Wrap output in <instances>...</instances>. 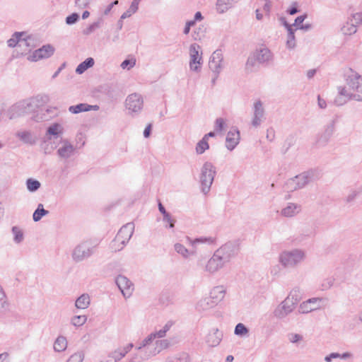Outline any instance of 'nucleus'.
<instances>
[{
  "label": "nucleus",
  "mask_w": 362,
  "mask_h": 362,
  "mask_svg": "<svg viewBox=\"0 0 362 362\" xmlns=\"http://www.w3.org/2000/svg\"><path fill=\"white\" fill-rule=\"evenodd\" d=\"M239 245L236 242H228L217 249L204 266V271L214 274L223 268L239 252Z\"/></svg>",
  "instance_id": "nucleus-1"
},
{
  "label": "nucleus",
  "mask_w": 362,
  "mask_h": 362,
  "mask_svg": "<svg viewBox=\"0 0 362 362\" xmlns=\"http://www.w3.org/2000/svg\"><path fill=\"white\" fill-rule=\"evenodd\" d=\"M305 258V252L300 249H293L281 252L279 257L280 264L286 269L297 267Z\"/></svg>",
  "instance_id": "nucleus-2"
},
{
  "label": "nucleus",
  "mask_w": 362,
  "mask_h": 362,
  "mask_svg": "<svg viewBox=\"0 0 362 362\" xmlns=\"http://www.w3.org/2000/svg\"><path fill=\"white\" fill-rule=\"evenodd\" d=\"M134 230V224L133 223H127L124 225L111 243V249L115 252L122 250L132 238Z\"/></svg>",
  "instance_id": "nucleus-3"
},
{
  "label": "nucleus",
  "mask_w": 362,
  "mask_h": 362,
  "mask_svg": "<svg viewBox=\"0 0 362 362\" xmlns=\"http://www.w3.org/2000/svg\"><path fill=\"white\" fill-rule=\"evenodd\" d=\"M96 250V245L90 240H84L78 244L73 250L71 257L75 262H81L90 258Z\"/></svg>",
  "instance_id": "nucleus-4"
},
{
  "label": "nucleus",
  "mask_w": 362,
  "mask_h": 362,
  "mask_svg": "<svg viewBox=\"0 0 362 362\" xmlns=\"http://www.w3.org/2000/svg\"><path fill=\"white\" fill-rule=\"evenodd\" d=\"M272 59V55L270 51L267 47L261 46L249 57L246 68L251 69L255 66L268 63Z\"/></svg>",
  "instance_id": "nucleus-5"
},
{
  "label": "nucleus",
  "mask_w": 362,
  "mask_h": 362,
  "mask_svg": "<svg viewBox=\"0 0 362 362\" xmlns=\"http://www.w3.org/2000/svg\"><path fill=\"white\" fill-rule=\"evenodd\" d=\"M348 86V90L341 89L340 91L341 95L354 97L362 100V77L357 74L351 76Z\"/></svg>",
  "instance_id": "nucleus-6"
},
{
  "label": "nucleus",
  "mask_w": 362,
  "mask_h": 362,
  "mask_svg": "<svg viewBox=\"0 0 362 362\" xmlns=\"http://www.w3.org/2000/svg\"><path fill=\"white\" fill-rule=\"evenodd\" d=\"M155 339L154 334H149L147 337L141 341L139 346L136 347L137 353L134 355L131 358L130 362H141L144 360L148 359L151 355V354H143V351L148 349V345Z\"/></svg>",
  "instance_id": "nucleus-7"
},
{
  "label": "nucleus",
  "mask_w": 362,
  "mask_h": 362,
  "mask_svg": "<svg viewBox=\"0 0 362 362\" xmlns=\"http://www.w3.org/2000/svg\"><path fill=\"white\" fill-rule=\"evenodd\" d=\"M296 308V306L289 301L288 299H284L279 305L274 309L273 314L274 316L279 319L283 320L290 315Z\"/></svg>",
  "instance_id": "nucleus-8"
},
{
  "label": "nucleus",
  "mask_w": 362,
  "mask_h": 362,
  "mask_svg": "<svg viewBox=\"0 0 362 362\" xmlns=\"http://www.w3.org/2000/svg\"><path fill=\"white\" fill-rule=\"evenodd\" d=\"M115 283L125 298H129L134 291V284L125 276L118 275Z\"/></svg>",
  "instance_id": "nucleus-9"
},
{
  "label": "nucleus",
  "mask_w": 362,
  "mask_h": 362,
  "mask_svg": "<svg viewBox=\"0 0 362 362\" xmlns=\"http://www.w3.org/2000/svg\"><path fill=\"white\" fill-rule=\"evenodd\" d=\"M321 298H312L301 303L299 305L298 313L305 314L320 308Z\"/></svg>",
  "instance_id": "nucleus-10"
},
{
  "label": "nucleus",
  "mask_w": 362,
  "mask_h": 362,
  "mask_svg": "<svg viewBox=\"0 0 362 362\" xmlns=\"http://www.w3.org/2000/svg\"><path fill=\"white\" fill-rule=\"evenodd\" d=\"M54 48L50 45H45L42 47L35 50L28 59L33 62H37L44 58H48L54 53Z\"/></svg>",
  "instance_id": "nucleus-11"
},
{
  "label": "nucleus",
  "mask_w": 362,
  "mask_h": 362,
  "mask_svg": "<svg viewBox=\"0 0 362 362\" xmlns=\"http://www.w3.org/2000/svg\"><path fill=\"white\" fill-rule=\"evenodd\" d=\"M200 47L198 45L194 44L190 46V68L192 70H197L201 62L202 57L199 54Z\"/></svg>",
  "instance_id": "nucleus-12"
},
{
  "label": "nucleus",
  "mask_w": 362,
  "mask_h": 362,
  "mask_svg": "<svg viewBox=\"0 0 362 362\" xmlns=\"http://www.w3.org/2000/svg\"><path fill=\"white\" fill-rule=\"evenodd\" d=\"M143 100L139 95L132 94L126 100L127 107L132 111L137 112L142 108Z\"/></svg>",
  "instance_id": "nucleus-13"
},
{
  "label": "nucleus",
  "mask_w": 362,
  "mask_h": 362,
  "mask_svg": "<svg viewBox=\"0 0 362 362\" xmlns=\"http://www.w3.org/2000/svg\"><path fill=\"white\" fill-rule=\"evenodd\" d=\"M30 37L25 33H16L12 37L8 40V45L11 47H16L17 45L20 46L28 45L27 40Z\"/></svg>",
  "instance_id": "nucleus-14"
},
{
  "label": "nucleus",
  "mask_w": 362,
  "mask_h": 362,
  "mask_svg": "<svg viewBox=\"0 0 362 362\" xmlns=\"http://www.w3.org/2000/svg\"><path fill=\"white\" fill-rule=\"evenodd\" d=\"M222 337V333L217 328L212 329L207 335L206 341L209 346L214 347L220 344Z\"/></svg>",
  "instance_id": "nucleus-15"
},
{
  "label": "nucleus",
  "mask_w": 362,
  "mask_h": 362,
  "mask_svg": "<svg viewBox=\"0 0 362 362\" xmlns=\"http://www.w3.org/2000/svg\"><path fill=\"white\" fill-rule=\"evenodd\" d=\"M226 295V289L223 286L214 287L209 293V297L218 305L223 300Z\"/></svg>",
  "instance_id": "nucleus-16"
},
{
  "label": "nucleus",
  "mask_w": 362,
  "mask_h": 362,
  "mask_svg": "<svg viewBox=\"0 0 362 362\" xmlns=\"http://www.w3.org/2000/svg\"><path fill=\"white\" fill-rule=\"evenodd\" d=\"M215 175V168L211 163H205L202 171V181H214Z\"/></svg>",
  "instance_id": "nucleus-17"
},
{
  "label": "nucleus",
  "mask_w": 362,
  "mask_h": 362,
  "mask_svg": "<svg viewBox=\"0 0 362 362\" xmlns=\"http://www.w3.org/2000/svg\"><path fill=\"white\" fill-rule=\"evenodd\" d=\"M240 139L239 132L237 129H231L226 136V146L228 148L233 149L238 144Z\"/></svg>",
  "instance_id": "nucleus-18"
},
{
  "label": "nucleus",
  "mask_w": 362,
  "mask_h": 362,
  "mask_svg": "<svg viewBox=\"0 0 362 362\" xmlns=\"http://www.w3.org/2000/svg\"><path fill=\"white\" fill-rule=\"evenodd\" d=\"M300 211V206L294 203H289L287 206L282 209L281 214L285 217H293Z\"/></svg>",
  "instance_id": "nucleus-19"
},
{
  "label": "nucleus",
  "mask_w": 362,
  "mask_h": 362,
  "mask_svg": "<svg viewBox=\"0 0 362 362\" xmlns=\"http://www.w3.org/2000/svg\"><path fill=\"white\" fill-rule=\"evenodd\" d=\"M98 109L99 107L98 105H90L85 103H81L76 105L71 106L69 110L71 113L77 114L90 110H98Z\"/></svg>",
  "instance_id": "nucleus-20"
},
{
  "label": "nucleus",
  "mask_w": 362,
  "mask_h": 362,
  "mask_svg": "<svg viewBox=\"0 0 362 362\" xmlns=\"http://www.w3.org/2000/svg\"><path fill=\"white\" fill-rule=\"evenodd\" d=\"M217 305L209 297L202 298L197 304V309L199 311H206Z\"/></svg>",
  "instance_id": "nucleus-21"
},
{
  "label": "nucleus",
  "mask_w": 362,
  "mask_h": 362,
  "mask_svg": "<svg viewBox=\"0 0 362 362\" xmlns=\"http://www.w3.org/2000/svg\"><path fill=\"white\" fill-rule=\"evenodd\" d=\"M13 240L16 244H21L24 240V232L21 228L15 226L11 228Z\"/></svg>",
  "instance_id": "nucleus-22"
},
{
  "label": "nucleus",
  "mask_w": 362,
  "mask_h": 362,
  "mask_svg": "<svg viewBox=\"0 0 362 362\" xmlns=\"http://www.w3.org/2000/svg\"><path fill=\"white\" fill-rule=\"evenodd\" d=\"M165 362H190V358L187 353L180 352L168 357Z\"/></svg>",
  "instance_id": "nucleus-23"
},
{
  "label": "nucleus",
  "mask_w": 362,
  "mask_h": 362,
  "mask_svg": "<svg viewBox=\"0 0 362 362\" xmlns=\"http://www.w3.org/2000/svg\"><path fill=\"white\" fill-rule=\"evenodd\" d=\"M214 133L210 132L208 134L205 135L204 137L197 144L196 147V151L198 153H204L206 149L209 148V146L208 144V137L209 136H214Z\"/></svg>",
  "instance_id": "nucleus-24"
},
{
  "label": "nucleus",
  "mask_w": 362,
  "mask_h": 362,
  "mask_svg": "<svg viewBox=\"0 0 362 362\" xmlns=\"http://www.w3.org/2000/svg\"><path fill=\"white\" fill-rule=\"evenodd\" d=\"M90 305V297L88 294H82L76 300L75 305L78 309H85Z\"/></svg>",
  "instance_id": "nucleus-25"
},
{
  "label": "nucleus",
  "mask_w": 362,
  "mask_h": 362,
  "mask_svg": "<svg viewBox=\"0 0 362 362\" xmlns=\"http://www.w3.org/2000/svg\"><path fill=\"white\" fill-rule=\"evenodd\" d=\"M67 347V341L64 337H58L54 343V349L57 352L64 351Z\"/></svg>",
  "instance_id": "nucleus-26"
},
{
  "label": "nucleus",
  "mask_w": 362,
  "mask_h": 362,
  "mask_svg": "<svg viewBox=\"0 0 362 362\" xmlns=\"http://www.w3.org/2000/svg\"><path fill=\"white\" fill-rule=\"evenodd\" d=\"M175 250L184 258H188L192 255H194L196 252L195 250L189 251L183 245L180 243H175L174 245Z\"/></svg>",
  "instance_id": "nucleus-27"
},
{
  "label": "nucleus",
  "mask_w": 362,
  "mask_h": 362,
  "mask_svg": "<svg viewBox=\"0 0 362 362\" xmlns=\"http://www.w3.org/2000/svg\"><path fill=\"white\" fill-rule=\"evenodd\" d=\"M48 214L49 211L45 209L42 204H39L33 214V219L35 222L39 221L44 216Z\"/></svg>",
  "instance_id": "nucleus-28"
},
{
  "label": "nucleus",
  "mask_w": 362,
  "mask_h": 362,
  "mask_svg": "<svg viewBox=\"0 0 362 362\" xmlns=\"http://www.w3.org/2000/svg\"><path fill=\"white\" fill-rule=\"evenodd\" d=\"M286 299H288L289 301H291V303H293V304L296 306H297V305L298 304V303L300 302V300L301 299L300 291L299 288H293V290H291V291L288 295V296L286 298Z\"/></svg>",
  "instance_id": "nucleus-29"
},
{
  "label": "nucleus",
  "mask_w": 362,
  "mask_h": 362,
  "mask_svg": "<svg viewBox=\"0 0 362 362\" xmlns=\"http://www.w3.org/2000/svg\"><path fill=\"white\" fill-rule=\"evenodd\" d=\"M94 64V60L93 58H88L83 62L81 63L76 68V71L81 74L88 68L92 67Z\"/></svg>",
  "instance_id": "nucleus-30"
},
{
  "label": "nucleus",
  "mask_w": 362,
  "mask_h": 362,
  "mask_svg": "<svg viewBox=\"0 0 362 362\" xmlns=\"http://www.w3.org/2000/svg\"><path fill=\"white\" fill-rule=\"evenodd\" d=\"M156 347L154 349L153 351L151 353L152 356H154L158 353H160L163 349H165L169 346V341L167 339H160L157 340Z\"/></svg>",
  "instance_id": "nucleus-31"
},
{
  "label": "nucleus",
  "mask_w": 362,
  "mask_h": 362,
  "mask_svg": "<svg viewBox=\"0 0 362 362\" xmlns=\"http://www.w3.org/2000/svg\"><path fill=\"white\" fill-rule=\"evenodd\" d=\"M263 109L262 107V103L260 102H257L255 104V117L253 120V124L257 126L259 123V117L262 116Z\"/></svg>",
  "instance_id": "nucleus-32"
},
{
  "label": "nucleus",
  "mask_w": 362,
  "mask_h": 362,
  "mask_svg": "<svg viewBox=\"0 0 362 362\" xmlns=\"http://www.w3.org/2000/svg\"><path fill=\"white\" fill-rule=\"evenodd\" d=\"M356 25L347 22L341 28V32L345 35H351L356 32Z\"/></svg>",
  "instance_id": "nucleus-33"
},
{
  "label": "nucleus",
  "mask_w": 362,
  "mask_h": 362,
  "mask_svg": "<svg viewBox=\"0 0 362 362\" xmlns=\"http://www.w3.org/2000/svg\"><path fill=\"white\" fill-rule=\"evenodd\" d=\"M306 182H286V184L284 185V189L289 192L296 190L297 189L303 188L305 186V184Z\"/></svg>",
  "instance_id": "nucleus-34"
},
{
  "label": "nucleus",
  "mask_w": 362,
  "mask_h": 362,
  "mask_svg": "<svg viewBox=\"0 0 362 362\" xmlns=\"http://www.w3.org/2000/svg\"><path fill=\"white\" fill-rule=\"evenodd\" d=\"M231 0H218L216 8L218 12L223 13L226 11L231 5Z\"/></svg>",
  "instance_id": "nucleus-35"
},
{
  "label": "nucleus",
  "mask_w": 362,
  "mask_h": 362,
  "mask_svg": "<svg viewBox=\"0 0 362 362\" xmlns=\"http://www.w3.org/2000/svg\"><path fill=\"white\" fill-rule=\"evenodd\" d=\"M335 279L333 276H329L325 279L320 286V289L322 291H326L329 289L334 283Z\"/></svg>",
  "instance_id": "nucleus-36"
},
{
  "label": "nucleus",
  "mask_w": 362,
  "mask_h": 362,
  "mask_svg": "<svg viewBox=\"0 0 362 362\" xmlns=\"http://www.w3.org/2000/svg\"><path fill=\"white\" fill-rule=\"evenodd\" d=\"M86 315H75L71 318V324L75 327L82 326L86 322Z\"/></svg>",
  "instance_id": "nucleus-37"
},
{
  "label": "nucleus",
  "mask_w": 362,
  "mask_h": 362,
  "mask_svg": "<svg viewBox=\"0 0 362 362\" xmlns=\"http://www.w3.org/2000/svg\"><path fill=\"white\" fill-rule=\"evenodd\" d=\"M249 332V329L243 323L236 325L234 330V334L238 336H244Z\"/></svg>",
  "instance_id": "nucleus-38"
},
{
  "label": "nucleus",
  "mask_w": 362,
  "mask_h": 362,
  "mask_svg": "<svg viewBox=\"0 0 362 362\" xmlns=\"http://www.w3.org/2000/svg\"><path fill=\"white\" fill-rule=\"evenodd\" d=\"M84 359L83 351H78L72 354L66 362H83Z\"/></svg>",
  "instance_id": "nucleus-39"
},
{
  "label": "nucleus",
  "mask_w": 362,
  "mask_h": 362,
  "mask_svg": "<svg viewBox=\"0 0 362 362\" xmlns=\"http://www.w3.org/2000/svg\"><path fill=\"white\" fill-rule=\"evenodd\" d=\"M125 356L122 353L120 349H118L114 351H112L109 354L108 357L113 358L115 362L119 361L122 358H124Z\"/></svg>",
  "instance_id": "nucleus-40"
},
{
  "label": "nucleus",
  "mask_w": 362,
  "mask_h": 362,
  "mask_svg": "<svg viewBox=\"0 0 362 362\" xmlns=\"http://www.w3.org/2000/svg\"><path fill=\"white\" fill-rule=\"evenodd\" d=\"M362 192V185L360 187H357L355 189H354L347 197H346V202L349 203L353 202L355 198L360 193Z\"/></svg>",
  "instance_id": "nucleus-41"
},
{
  "label": "nucleus",
  "mask_w": 362,
  "mask_h": 362,
  "mask_svg": "<svg viewBox=\"0 0 362 362\" xmlns=\"http://www.w3.org/2000/svg\"><path fill=\"white\" fill-rule=\"evenodd\" d=\"M72 151L73 148L70 145H65L63 147L60 148L58 151L59 156L62 157L69 156Z\"/></svg>",
  "instance_id": "nucleus-42"
},
{
  "label": "nucleus",
  "mask_w": 362,
  "mask_h": 362,
  "mask_svg": "<svg viewBox=\"0 0 362 362\" xmlns=\"http://www.w3.org/2000/svg\"><path fill=\"white\" fill-rule=\"evenodd\" d=\"M187 240L189 243V244L192 245V247H195L197 244L206 243L209 242L211 238H195L194 240H192L189 237H187Z\"/></svg>",
  "instance_id": "nucleus-43"
},
{
  "label": "nucleus",
  "mask_w": 362,
  "mask_h": 362,
  "mask_svg": "<svg viewBox=\"0 0 362 362\" xmlns=\"http://www.w3.org/2000/svg\"><path fill=\"white\" fill-rule=\"evenodd\" d=\"M47 132L51 135H58L62 133V127L58 124H54L49 127Z\"/></svg>",
  "instance_id": "nucleus-44"
},
{
  "label": "nucleus",
  "mask_w": 362,
  "mask_h": 362,
  "mask_svg": "<svg viewBox=\"0 0 362 362\" xmlns=\"http://www.w3.org/2000/svg\"><path fill=\"white\" fill-rule=\"evenodd\" d=\"M163 221L166 223L165 227L173 228L175 226V221L171 217L169 213L163 216Z\"/></svg>",
  "instance_id": "nucleus-45"
},
{
  "label": "nucleus",
  "mask_w": 362,
  "mask_h": 362,
  "mask_svg": "<svg viewBox=\"0 0 362 362\" xmlns=\"http://www.w3.org/2000/svg\"><path fill=\"white\" fill-rule=\"evenodd\" d=\"M136 64V59L132 57L129 59H126L124 60L122 64H121V67L123 69H129L130 68L134 66Z\"/></svg>",
  "instance_id": "nucleus-46"
},
{
  "label": "nucleus",
  "mask_w": 362,
  "mask_h": 362,
  "mask_svg": "<svg viewBox=\"0 0 362 362\" xmlns=\"http://www.w3.org/2000/svg\"><path fill=\"white\" fill-rule=\"evenodd\" d=\"M295 45V36L294 33L291 28L288 29V34L287 38V46L289 48H293Z\"/></svg>",
  "instance_id": "nucleus-47"
},
{
  "label": "nucleus",
  "mask_w": 362,
  "mask_h": 362,
  "mask_svg": "<svg viewBox=\"0 0 362 362\" xmlns=\"http://www.w3.org/2000/svg\"><path fill=\"white\" fill-rule=\"evenodd\" d=\"M26 185L28 191L30 192H34L40 187L41 182H26Z\"/></svg>",
  "instance_id": "nucleus-48"
},
{
  "label": "nucleus",
  "mask_w": 362,
  "mask_h": 362,
  "mask_svg": "<svg viewBox=\"0 0 362 362\" xmlns=\"http://www.w3.org/2000/svg\"><path fill=\"white\" fill-rule=\"evenodd\" d=\"M213 182H201V190L203 194H206L211 189Z\"/></svg>",
  "instance_id": "nucleus-49"
},
{
  "label": "nucleus",
  "mask_w": 362,
  "mask_h": 362,
  "mask_svg": "<svg viewBox=\"0 0 362 362\" xmlns=\"http://www.w3.org/2000/svg\"><path fill=\"white\" fill-rule=\"evenodd\" d=\"M78 16L77 13H72L66 17V22L67 24H73L77 21Z\"/></svg>",
  "instance_id": "nucleus-50"
},
{
  "label": "nucleus",
  "mask_w": 362,
  "mask_h": 362,
  "mask_svg": "<svg viewBox=\"0 0 362 362\" xmlns=\"http://www.w3.org/2000/svg\"><path fill=\"white\" fill-rule=\"evenodd\" d=\"M351 21H354L355 25H359L362 23V14L361 13H355L352 16V18Z\"/></svg>",
  "instance_id": "nucleus-51"
},
{
  "label": "nucleus",
  "mask_w": 362,
  "mask_h": 362,
  "mask_svg": "<svg viewBox=\"0 0 362 362\" xmlns=\"http://www.w3.org/2000/svg\"><path fill=\"white\" fill-rule=\"evenodd\" d=\"M90 0H76V5L78 8H83L88 6Z\"/></svg>",
  "instance_id": "nucleus-52"
},
{
  "label": "nucleus",
  "mask_w": 362,
  "mask_h": 362,
  "mask_svg": "<svg viewBox=\"0 0 362 362\" xmlns=\"http://www.w3.org/2000/svg\"><path fill=\"white\" fill-rule=\"evenodd\" d=\"M225 122L222 118H218L216 121V129L217 131H222L223 129Z\"/></svg>",
  "instance_id": "nucleus-53"
},
{
  "label": "nucleus",
  "mask_w": 362,
  "mask_h": 362,
  "mask_svg": "<svg viewBox=\"0 0 362 362\" xmlns=\"http://www.w3.org/2000/svg\"><path fill=\"white\" fill-rule=\"evenodd\" d=\"M303 337L298 334H291L289 337V340L292 343H296L302 340Z\"/></svg>",
  "instance_id": "nucleus-54"
},
{
  "label": "nucleus",
  "mask_w": 362,
  "mask_h": 362,
  "mask_svg": "<svg viewBox=\"0 0 362 362\" xmlns=\"http://www.w3.org/2000/svg\"><path fill=\"white\" fill-rule=\"evenodd\" d=\"M339 358V353H331L330 354L325 356V361L326 362H331L332 361V359Z\"/></svg>",
  "instance_id": "nucleus-55"
},
{
  "label": "nucleus",
  "mask_w": 362,
  "mask_h": 362,
  "mask_svg": "<svg viewBox=\"0 0 362 362\" xmlns=\"http://www.w3.org/2000/svg\"><path fill=\"white\" fill-rule=\"evenodd\" d=\"M305 17H306L305 16H300L298 17L295 21L294 25L298 27L299 28H303L302 23H303V21L305 20Z\"/></svg>",
  "instance_id": "nucleus-56"
},
{
  "label": "nucleus",
  "mask_w": 362,
  "mask_h": 362,
  "mask_svg": "<svg viewBox=\"0 0 362 362\" xmlns=\"http://www.w3.org/2000/svg\"><path fill=\"white\" fill-rule=\"evenodd\" d=\"M134 347V344L132 343L128 344L127 346H125L123 348H119L124 356H126Z\"/></svg>",
  "instance_id": "nucleus-57"
},
{
  "label": "nucleus",
  "mask_w": 362,
  "mask_h": 362,
  "mask_svg": "<svg viewBox=\"0 0 362 362\" xmlns=\"http://www.w3.org/2000/svg\"><path fill=\"white\" fill-rule=\"evenodd\" d=\"M165 330H163L162 329H160V330L156 332H153L152 333V334H154V338L156 339V337L158 338H162L163 337H165Z\"/></svg>",
  "instance_id": "nucleus-58"
},
{
  "label": "nucleus",
  "mask_w": 362,
  "mask_h": 362,
  "mask_svg": "<svg viewBox=\"0 0 362 362\" xmlns=\"http://www.w3.org/2000/svg\"><path fill=\"white\" fill-rule=\"evenodd\" d=\"M140 2V0H134L132 3V5L130 6V9L135 12L138 9V6Z\"/></svg>",
  "instance_id": "nucleus-59"
},
{
  "label": "nucleus",
  "mask_w": 362,
  "mask_h": 362,
  "mask_svg": "<svg viewBox=\"0 0 362 362\" xmlns=\"http://www.w3.org/2000/svg\"><path fill=\"white\" fill-rule=\"evenodd\" d=\"M158 209L159 211L163 214V216L165 215L168 212L165 210L164 206L161 204L160 202H158Z\"/></svg>",
  "instance_id": "nucleus-60"
},
{
  "label": "nucleus",
  "mask_w": 362,
  "mask_h": 362,
  "mask_svg": "<svg viewBox=\"0 0 362 362\" xmlns=\"http://www.w3.org/2000/svg\"><path fill=\"white\" fill-rule=\"evenodd\" d=\"M264 11L266 13H269V9H270V6H271L270 2L268 0H264Z\"/></svg>",
  "instance_id": "nucleus-61"
},
{
  "label": "nucleus",
  "mask_w": 362,
  "mask_h": 362,
  "mask_svg": "<svg viewBox=\"0 0 362 362\" xmlns=\"http://www.w3.org/2000/svg\"><path fill=\"white\" fill-rule=\"evenodd\" d=\"M151 130V124H148L144 131V135L145 137H148Z\"/></svg>",
  "instance_id": "nucleus-62"
},
{
  "label": "nucleus",
  "mask_w": 362,
  "mask_h": 362,
  "mask_svg": "<svg viewBox=\"0 0 362 362\" xmlns=\"http://www.w3.org/2000/svg\"><path fill=\"white\" fill-rule=\"evenodd\" d=\"M173 322L171 321L168 322L164 327L162 328L163 330H165V332L166 333L172 327Z\"/></svg>",
  "instance_id": "nucleus-63"
},
{
  "label": "nucleus",
  "mask_w": 362,
  "mask_h": 362,
  "mask_svg": "<svg viewBox=\"0 0 362 362\" xmlns=\"http://www.w3.org/2000/svg\"><path fill=\"white\" fill-rule=\"evenodd\" d=\"M352 354L349 352H345L342 354H339V358H341V359H346L348 358H350L351 357Z\"/></svg>",
  "instance_id": "nucleus-64"
}]
</instances>
